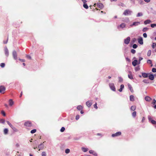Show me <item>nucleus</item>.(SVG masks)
Masks as SVG:
<instances>
[{"mask_svg":"<svg viewBox=\"0 0 156 156\" xmlns=\"http://www.w3.org/2000/svg\"><path fill=\"white\" fill-rule=\"evenodd\" d=\"M151 122L153 124H156V122L153 120H151Z\"/></svg>","mask_w":156,"mask_h":156,"instance_id":"4c0bfd02","label":"nucleus"},{"mask_svg":"<svg viewBox=\"0 0 156 156\" xmlns=\"http://www.w3.org/2000/svg\"><path fill=\"white\" fill-rule=\"evenodd\" d=\"M139 69H140V68L139 67H136L135 68V70L136 71H137L139 70Z\"/></svg>","mask_w":156,"mask_h":156,"instance_id":"052dcab7","label":"nucleus"},{"mask_svg":"<svg viewBox=\"0 0 156 156\" xmlns=\"http://www.w3.org/2000/svg\"><path fill=\"white\" fill-rule=\"evenodd\" d=\"M16 147H18L20 146V145L19 144L17 143L16 144Z\"/></svg>","mask_w":156,"mask_h":156,"instance_id":"680f3d73","label":"nucleus"},{"mask_svg":"<svg viewBox=\"0 0 156 156\" xmlns=\"http://www.w3.org/2000/svg\"><path fill=\"white\" fill-rule=\"evenodd\" d=\"M5 90V87L3 86H1L0 87V93L3 94Z\"/></svg>","mask_w":156,"mask_h":156,"instance_id":"423d86ee","label":"nucleus"},{"mask_svg":"<svg viewBox=\"0 0 156 156\" xmlns=\"http://www.w3.org/2000/svg\"><path fill=\"white\" fill-rule=\"evenodd\" d=\"M140 24V22H133L132 24L130 25V26L131 27H132L133 26H138Z\"/></svg>","mask_w":156,"mask_h":156,"instance_id":"20e7f679","label":"nucleus"},{"mask_svg":"<svg viewBox=\"0 0 156 156\" xmlns=\"http://www.w3.org/2000/svg\"><path fill=\"white\" fill-rule=\"evenodd\" d=\"M5 55L7 56H8L9 55V51H8V49H5Z\"/></svg>","mask_w":156,"mask_h":156,"instance_id":"c85d7f7f","label":"nucleus"},{"mask_svg":"<svg viewBox=\"0 0 156 156\" xmlns=\"http://www.w3.org/2000/svg\"><path fill=\"white\" fill-rule=\"evenodd\" d=\"M2 114L4 116H5V112H4V111H2Z\"/></svg>","mask_w":156,"mask_h":156,"instance_id":"bf43d9fd","label":"nucleus"},{"mask_svg":"<svg viewBox=\"0 0 156 156\" xmlns=\"http://www.w3.org/2000/svg\"><path fill=\"white\" fill-rule=\"evenodd\" d=\"M130 101H134V96L133 95L130 96Z\"/></svg>","mask_w":156,"mask_h":156,"instance_id":"4be33fe9","label":"nucleus"},{"mask_svg":"<svg viewBox=\"0 0 156 156\" xmlns=\"http://www.w3.org/2000/svg\"><path fill=\"white\" fill-rule=\"evenodd\" d=\"M6 122L11 128L13 126L8 121H7Z\"/></svg>","mask_w":156,"mask_h":156,"instance_id":"79ce46f5","label":"nucleus"},{"mask_svg":"<svg viewBox=\"0 0 156 156\" xmlns=\"http://www.w3.org/2000/svg\"><path fill=\"white\" fill-rule=\"evenodd\" d=\"M121 133L120 132H118L115 134L112 135V136L113 137L119 136L121 135Z\"/></svg>","mask_w":156,"mask_h":156,"instance_id":"39448f33","label":"nucleus"},{"mask_svg":"<svg viewBox=\"0 0 156 156\" xmlns=\"http://www.w3.org/2000/svg\"><path fill=\"white\" fill-rule=\"evenodd\" d=\"M12 55L14 59L15 60H16L17 59V53L15 51H14L13 52Z\"/></svg>","mask_w":156,"mask_h":156,"instance_id":"9d476101","label":"nucleus"},{"mask_svg":"<svg viewBox=\"0 0 156 156\" xmlns=\"http://www.w3.org/2000/svg\"><path fill=\"white\" fill-rule=\"evenodd\" d=\"M143 36L145 38H146L147 37V34L146 33H144L143 34Z\"/></svg>","mask_w":156,"mask_h":156,"instance_id":"5fc2aeb1","label":"nucleus"},{"mask_svg":"<svg viewBox=\"0 0 156 156\" xmlns=\"http://www.w3.org/2000/svg\"><path fill=\"white\" fill-rule=\"evenodd\" d=\"M145 99L147 101H149L151 100V99L150 97L147 96L145 97Z\"/></svg>","mask_w":156,"mask_h":156,"instance_id":"a211bd4d","label":"nucleus"},{"mask_svg":"<svg viewBox=\"0 0 156 156\" xmlns=\"http://www.w3.org/2000/svg\"><path fill=\"white\" fill-rule=\"evenodd\" d=\"M65 152L66 154H68L70 152V150L69 149H66L65 151Z\"/></svg>","mask_w":156,"mask_h":156,"instance_id":"f704fd0d","label":"nucleus"},{"mask_svg":"<svg viewBox=\"0 0 156 156\" xmlns=\"http://www.w3.org/2000/svg\"><path fill=\"white\" fill-rule=\"evenodd\" d=\"M83 6L86 9H87L88 8V6L87 5L86 3L84 4L83 5Z\"/></svg>","mask_w":156,"mask_h":156,"instance_id":"473e14b6","label":"nucleus"},{"mask_svg":"<svg viewBox=\"0 0 156 156\" xmlns=\"http://www.w3.org/2000/svg\"><path fill=\"white\" fill-rule=\"evenodd\" d=\"M148 119H149V121H150L151 122V120H152L151 117H150V116H148Z\"/></svg>","mask_w":156,"mask_h":156,"instance_id":"69168bd1","label":"nucleus"},{"mask_svg":"<svg viewBox=\"0 0 156 156\" xmlns=\"http://www.w3.org/2000/svg\"><path fill=\"white\" fill-rule=\"evenodd\" d=\"M77 109L79 110H81L83 108V107L81 105H79L77 107Z\"/></svg>","mask_w":156,"mask_h":156,"instance_id":"7c9ffc66","label":"nucleus"},{"mask_svg":"<svg viewBox=\"0 0 156 156\" xmlns=\"http://www.w3.org/2000/svg\"><path fill=\"white\" fill-rule=\"evenodd\" d=\"M148 74L146 73H142V76L144 78H147L148 76Z\"/></svg>","mask_w":156,"mask_h":156,"instance_id":"412c9836","label":"nucleus"},{"mask_svg":"<svg viewBox=\"0 0 156 156\" xmlns=\"http://www.w3.org/2000/svg\"><path fill=\"white\" fill-rule=\"evenodd\" d=\"M143 82L146 83H148L149 82L148 80L144 79L143 80Z\"/></svg>","mask_w":156,"mask_h":156,"instance_id":"2f4dec72","label":"nucleus"},{"mask_svg":"<svg viewBox=\"0 0 156 156\" xmlns=\"http://www.w3.org/2000/svg\"><path fill=\"white\" fill-rule=\"evenodd\" d=\"M9 105L10 106H12V105H13L14 104V102L12 99H10L9 101Z\"/></svg>","mask_w":156,"mask_h":156,"instance_id":"5701e85b","label":"nucleus"},{"mask_svg":"<svg viewBox=\"0 0 156 156\" xmlns=\"http://www.w3.org/2000/svg\"><path fill=\"white\" fill-rule=\"evenodd\" d=\"M143 59V58L142 57H140L139 59V61L140 62L141 60Z\"/></svg>","mask_w":156,"mask_h":156,"instance_id":"338daca9","label":"nucleus"},{"mask_svg":"<svg viewBox=\"0 0 156 156\" xmlns=\"http://www.w3.org/2000/svg\"><path fill=\"white\" fill-rule=\"evenodd\" d=\"M139 1V2L140 4H142L143 2V0H138Z\"/></svg>","mask_w":156,"mask_h":156,"instance_id":"6e6d98bb","label":"nucleus"},{"mask_svg":"<svg viewBox=\"0 0 156 156\" xmlns=\"http://www.w3.org/2000/svg\"><path fill=\"white\" fill-rule=\"evenodd\" d=\"M89 152L90 153L93 154L94 156H97V153H96V152H95L94 151H93L92 150H90L89 151Z\"/></svg>","mask_w":156,"mask_h":156,"instance_id":"ddd939ff","label":"nucleus"},{"mask_svg":"<svg viewBox=\"0 0 156 156\" xmlns=\"http://www.w3.org/2000/svg\"><path fill=\"white\" fill-rule=\"evenodd\" d=\"M122 81L123 79L122 77H119V82H122Z\"/></svg>","mask_w":156,"mask_h":156,"instance_id":"58836bf2","label":"nucleus"},{"mask_svg":"<svg viewBox=\"0 0 156 156\" xmlns=\"http://www.w3.org/2000/svg\"><path fill=\"white\" fill-rule=\"evenodd\" d=\"M126 25L125 23H122L118 27V28L119 29L120 28H123L125 27Z\"/></svg>","mask_w":156,"mask_h":156,"instance_id":"dca6fc26","label":"nucleus"},{"mask_svg":"<svg viewBox=\"0 0 156 156\" xmlns=\"http://www.w3.org/2000/svg\"><path fill=\"white\" fill-rule=\"evenodd\" d=\"M11 128L15 132H17L18 131L17 129L16 128L14 127L13 126H12V127H11Z\"/></svg>","mask_w":156,"mask_h":156,"instance_id":"a19ab883","label":"nucleus"},{"mask_svg":"<svg viewBox=\"0 0 156 156\" xmlns=\"http://www.w3.org/2000/svg\"><path fill=\"white\" fill-rule=\"evenodd\" d=\"M8 129L7 128H5L4 130V134L6 135L8 133Z\"/></svg>","mask_w":156,"mask_h":156,"instance_id":"393cba45","label":"nucleus"},{"mask_svg":"<svg viewBox=\"0 0 156 156\" xmlns=\"http://www.w3.org/2000/svg\"><path fill=\"white\" fill-rule=\"evenodd\" d=\"M151 22V21L150 20H147L145 21L144 22V24L146 25L147 24L150 23Z\"/></svg>","mask_w":156,"mask_h":156,"instance_id":"aec40b11","label":"nucleus"},{"mask_svg":"<svg viewBox=\"0 0 156 156\" xmlns=\"http://www.w3.org/2000/svg\"><path fill=\"white\" fill-rule=\"evenodd\" d=\"M156 45V44L155 43H153L152 44V47L153 48H155V46Z\"/></svg>","mask_w":156,"mask_h":156,"instance_id":"4d7b16f0","label":"nucleus"},{"mask_svg":"<svg viewBox=\"0 0 156 156\" xmlns=\"http://www.w3.org/2000/svg\"><path fill=\"white\" fill-rule=\"evenodd\" d=\"M5 66V64L4 63H1L0 64V66L2 67L3 68V67H4Z\"/></svg>","mask_w":156,"mask_h":156,"instance_id":"a18cd8bd","label":"nucleus"},{"mask_svg":"<svg viewBox=\"0 0 156 156\" xmlns=\"http://www.w3.org/2000/svg\"><path fill=\"white\" fill-rule=\"evenodd\" d=\"M109 86L111 89V90H112L114 91H115V89L114 86V84L113 83H110L109 84Z\"/></svg>","mask_w":156,"mask_h":156,"instance_id":"7ed1b4c3","label":"nucleus"},{"mask_svg":"<svg viewBox=\"0 0 156 156\" xmlns=\"http://www.w3.org/2000/svg\"><path fill=\"white\" fill-rule=\"evenodd\" d=\"M128 88L130 90V91L131 92H133V90L132 88V87L131 86V85L129 83H128Z\"/></svg>","mask_w":156,"mask_h":156,"instance_id":"4468645a","label":"nucleus"},{"mask_svg":"<svg viewBox=\"0 0 156 156\" xmlns=\"http://www.w3.org/2000/svg\"><path fill=\"white\" fill-rule=\"evenodd\" d=\"M27 57L29 59H31V57L29 55H27Z\"/></svg>","mask_w":156,"mask_h":156,"instance_id":"774afa93","label":"nucleus"},{"mask_svg":"<svg viewBox=\"0 0 156 156\" xmlns=\"http://www.w3.org/2000/svg\"><path fill=\"white\" fill-rule=\"evenodd\" d=\"M132 13V11L129 10H127L124 11L123 13V14L126 16L128 15H130Z\"/></svg>","mask_w":156,"mask_h":156,"instance_id":"f03ea898","label":"nucleus"},{"mask_svg":"<svg viewBox=\"0 0 156 156\" xmlns=\"http://www.w3.org/2000/svg\"><path fill=\"white\" fill-rule=\"evenodd\" d=\"M124 88V85L123 84H121L120 86V88L119 89V92H121L122 91V89Z\"/></svg>","mask_w":156,"mask_h":156,"instance_id":"b1692460","label":"nucleus"},{"mask_svg":"<svg viewBox=\"0 0 156 156\" xmlns=\"http://www.w3.org/2000/svg\"><path fill=\"white\" fill-rule=\"evenodd\" d=\"M0 122L1 123H4L5 122V120L3 119H1L0 120Z\"/></svg>","mask_w":156,"mask_h":156,"instance_id":"8fccbe9b","label":"nucleus"},{"mask_svg":"<svg viewBox=\"0 0 156 156\" xmlns=\"http://www.w3.org/2000/svg\"><path fill=\"white\" fill-rule=\"evenodd\" d=\"M129 73L128 75V78L131 80L133 79V78L132 72L131 71H129Z\"/></svg>","mask_w":156,"mask_h":156,"instance_id":"1a4fd4ad","label":"nucleus"},{"mask_svg":"<svg viewBox=\"0 0 156 156\" xmlns=\"http://www.w3.org/2000/svg\"><path fill=\"white\" fill-rule=\"evenodd\" d=\"M65 130V128L63 127H62V128L60 129V131L61 132H62L64 131Z\"/></svg>","mask_w":156,"mask_h":156,"instance_id":"ea45409f","label":"nucleus"},{"mask_svg":"<svg viewBox=\"0 0 156 156\" xmlns=\"http://www.w3.org/2000/svg\"><path fill=\"white\" fill-rule=\"evenodd\" d=\"M92 101H88L86 102L87 106L88 107H90L92 104Z\"/></svg>","mask_w":156,"mask_h":156,"instance_id":"6e6552de","label":"nucleus"},{"mask_svg":"<svg viewBox=\"0 0 156 156\" xmlns=\"http://www.w3.org/2000/svg\"><path fill=\"white\" fill-rule=\"evenodd\" d=\"M42 156H46V154L45 152H43L42 153Z\"/></svg>","mask_w":156,"mask_h":156,"instance_id":"49530a36","label":"nucleus"},{"mask_svg":"<svg viewBox=\"0 0 156 156\" xmlns=\"http://www.w3.org/2000/svg\"><path fill=\"white\" fill-rule=\"evenodd\" d=\"M130 40V37H128L126 39L124 40V43L126 44H128Z\"/></svg>","mask_w":156,"mask_h":156,"instance_id":"f257e3e1","label":"nucleus"},{"mask_svg":"<svg viewBox=\"0 0 156 156\" xmlns=\"http://www.w3.org/2000/svg\"><path fill=\"white\" fill-rule=\"evenodd\" d=\"M153 104H155L156 103V101L155 99H154L153 101Z\"/></svg>","mask_w":156,"mask_h":156,"instance_id":"13d9d810","label":"nucleus"},{"mask_svg":"<svg viewBox=\"0 0 156 156\" xmlns=\"http://www.w3.org/2000/svg\"><path fill=\"white\" fill-rule=\"evenodd\" d=\"M143 15V14L142 12H139L137 14L136 16L137 17H139L142 16Z\"/></svg>","mask_w":156,"mask_h":156,"instance_id":"a878e982","label":"nucleus"},{"mask_svg":"<svg viewBox=\"0 0 156 156\" xmlns=\"http://www.w3.org/2000/svg\"><path fill=\"white\" fill-rule=\"evenodd\" d=\"M151 50H149L147 53V55L148 56H150L151 54Z\"/></svg>","mask_w":156,"mask_h":156,"instance_id":"72a5a7b5","label":"nucleus"},{"mask_svg":"<svg viewBox=\"0 0 156 156\" xmlns=\"http://www.w3.org/2000/svg\"><path fill=\"white\" fill-rule=\"evenodd\" d=\"M148 29L147 27H144L143 29V31L144 32H145L147 31L148 30Z\"/></svg>","mask_w":156,"mask_h":156,"instance_id":"e433bc0d","label":"nucleus"},{"mask_svg":"<svg viewBox=\"0 0 156 156\" xmlns=\"http://www.w3.org/2000/svg\"><path fill=\"white\" fill-rule=\"evenodd\" d=\"M84 4H86L87 2V1L86 0H82Z\"/></svg>","mask_w":156,"mask_h":156,"instance_id":"0e129e2a","label":"nucleus"},{"mask_svg":"<svg viewBox=\"0 0 156 156\" xmlns=\"http://www.w3.org/2000/svg\"><path fill=\"white\" fill-rule=\"evenodd\" d=\"M152 72L154 73L156 72V69L155 68H152Z\"/></svg>","mask_w":156,"mask_h":156,"instance_id":"de8ad7c7","label":"nucleus"},{"mask_svg":"<svg viewBox=\"0 0 156 156\" xmlns=\"http://www.w3.org/2000/svg\"><path fill=\"white\" fill-rule=\"evenodd\" d=\"M147 63H149L150 64H151V66H153L152 61L151 60H147Z\"/></svg>","mask_w":156,"mask_h":156,"instance_id":"c756f323","label":"nucleus"},{"mask_svg":"<svg viewBox=\"0 0 156 156\" xmlns=\"http://www.w3.org/2000/svg\"><path fill=\"white\" fill-rule=\"evenodd\" d=\"M97 103H96L94 105V108L97 109L98 108V107L97 106Z\"/></svg>","mask_w":156,"mask_h":156,"instance_id":"603ef678","label":"nucleus"},{"mask_svg":"<svg viewBox=\"0 0 156 156\" xmlns=\"http://www.w3.org/2000/svg\"><path fill=\"white\" fill-rule=\"evenodd\" d=\"M138 41L139 43L140 44H142L143 43L142 38L141 37L139 38L138 39Z\"/></svg>","mask_w":156,"mask_h":156,"instance_id":"f8f14e48","label":"nucleus"},{"mask_svg":"<svg viewBox=\"0 0 156 156\" xmlns=\"http://www.w3.org/2000/svg\"><path fill=\"white\" fill-rule=\"evenodd\" d=\"M19 60L22 62H25V60L24 59H19Z\"/></svg>","mask_w":156,"mask_h":156,"instance_id":"e2e57ef3","label":"nucleus"},{"mask_svg":"<svg viewBox=\"0 0 156 156\" xmlns=\"http://www.w3.org/2000/svg\"><path fill=\"white\" fill-rule=\"evenodd\" d=\"M97 6L101 9L103 8L104 7L103 4L101 3H97Z\"/></svg>","mask_w":156,"mask_h":156,"instance_id":"0eeeda50","label":"nucleus"},{"mask_svg":"<svg viewBox=\"0 0 156 156\" xmlns=\"http://www.w3.org/2000/svg\"><path fill=\"white\" fill-rule=\"evenodd\" d=\"M80 118V116L79 115H76V120H78Z\"/></svg>","mask_w":156,"mask_h":156,"instance_id":"864d4df0","label":"nucleus"},{"mask_svg":"<svg viewBox=\"0 0 156 156\" xmlns=\"http://www.w3.org/2000/svg\"><path fill=\"white\" fill-rule=\"evenodd\" d=\"M132 116L133 117H135L136 115V112L134 111L133 112L132 114Z\"/></svg>","mask_w":156,"mask_h":156,"instance_id":"c9c22d12","label":"nucleus"},{"mask_svg":"<svg viewBox=\"0 0 156 156\" xmlns=\"http://www.w3.org/2000/svg\"><path fill=\"white\" fill-rule=\"evenodd\" d=\"M131 52L133 54H134L136 52V51L135 49H132L131 50Z\"/></svg>","mask_w":156,"mask_h":156,"instance_id":"3c124183","label":"nucleus"},{"mask_svg":"<svg viewBox=\"0 0 156 156\" xmlns=\"http://www.w3.org/2000/svg\"><path fill=\"white\" fill-rule=\"evenodd\" d=\"M81 149L84 152H86L88 150V149L83 147H82Z\"/></svg>","mask_w":156,"mask_h":156,"instance_id":"bb28decb","label":"nucleus"},{"mask_svg":"<svg viewBox=\"0 0 156 156\" xmlns=\"http://www.w3.org/2000/svg\"><path fill=\"white\" fill-rule=\"evenodd\" d=\"M149 79L151 80H153L154 79V76L152 74H150L149 76Z\"/></svg>","mask_w":156,"mask_h":156,"instance_id":"6ab92c4d","label":"nucleus"},{"mask_svg":"<svg viewBox=\"0 0 156 156\" xmlns=\"http://www.w3.org/2000/svg\"><path fill=\"white\" fill-rule=\"evenodd\" d=\"M24 125L27 127H30L31 126V123L30 122H25Z\"/></svg>","mask_w":156,"mask_h":156,"instance_id":"9b49d317","label":"nucleus"},{"mask_svg":"<svg viewBox=\"0 0 156 156\" xmlns=\"http://www.w3.org/2000/svg\"><path fill=\"white\" fill-rule=\"evenodd\" d=\"M136 108V106H132L130 108V109L132 111H134Z\"/></svg>","mask_w":156,"mask_h":156,"instance_id":"cd10ccee","label":"nucleus"},{"mask_svg":"<svg viewBox=\"0 0 156 156\" xmlns=\"http://www.w3.org/2000/svg\"><path fill=\"white\" fill-rule=\"evenodd\" d=\"M151 26L152 28H154V27H156V24H152L151 25Z\"/></svg>","mask_w":156,"mask_h":156,"instance_id":"37998d69","label":"nucleus"},{"mask_svg":"<svg viewBox=\"0 0 156 156\" xmlns=\"http://www.w3.org/2000/svg\"><path fill=\"white\" fill-rule=\"evenodd\" d=\"M132 65L134 66H135L138 64V61L136 60H134L132 62Z\"/></svg>","mask_w":156,"mask_h":156,"instance_id":"2eb2a0df","label":"nucleus"},{"mask_svg":"<svg viewBox=\"0 0 156 156\" xmlns=\"http://www.w3.org/2000/svg\"><path fill=\"white\" fill-rule=\"evenodd\" d=\"M38 148H39V151L40 150H42L44 148V145L43 143H41L38 146Z\"/></svg>","mask_w":156,"mask_h":156,"instance_id":"f3484780","label":"nucleus"},{"mask_svg":"<svg viewBox=\"0 0 156 156\" xmlns=\"http://www.w3.org/2000/svg\"><path fill=\"white\" fill-rule=\"evenodd\" d=\"M133 47L134 48H136L137 47V45L136 44H134L133 45Z\"/></svg>","mask_w":156,"mask_h":156,"instance_id":"09e8293b","label":"nucleus"},{"mask_svg":"<svg viewBox=\"0 0 156 156\" xmlns=\"http://www.w3.org/2000/svg\"><path fill=\"white\" fill-rule=\"evenodd\" d=\"M36 129H33V130H31L30 133H35L36 132Z\"/></svg>","mask_w":156,"mask_h":156,"instance_id":"c03bdc74","label":"nucleus"}]
</instances>
